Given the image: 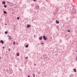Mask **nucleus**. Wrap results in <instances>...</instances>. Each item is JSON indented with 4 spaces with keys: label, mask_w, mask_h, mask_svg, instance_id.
<instances>
[{
    "label": "nucleus",
    "mask_w": 77,
    "mask_h": 77,
    "mask_svg": "<svg viewBox=\"0 0 77 77\" xmlns=\"http://www.w3.org/2000/svg\"><path fill=\"white\" fill-rule=\"evenodd\" d=\"M67 32H71V31L69 30H68V31H67Z\"/></svg>",
    "instance_id": "19"
},
{
    "label": "nucleus",
    "mask_w": 77,
    "mask_h": 77,
    "mask_svg": "<svg viewBox=\"0 0 77 77\" xmlns=\"http://www.w3.org/2000/svg\"><path fill=\"white\" fill-rule=\"evenodd\" d=\"M43 56H44V58H45V57H46V55H44Z\"/></svg>",
    "instance_id": "16"
},
{
    "label": "nucleus",
    "mask_w": 77,
    "mask_h": 77,
    "mask_svg": "<svg viewBox=\"0 0 77 77\" xmlns=\"http://www.w3.org/2000/svg\"><path fill=\"white\" fill-rule=\"evenodd\" d=\"M33 0V1H34V2H35L36 1V0Z\"/></svg>",
    "instance_id": "27"
},
{
    "label": "nucleus",
    "mask_w": 77,
    "mask_h": 77,
    "mask_svg": "<svg viewBox=\"0 0 77 77\" xmlns=\"http://www.w3.org/2000/svg\"><path fill=\"white\" fill-rule=\"evenodd\" d=\"M8 4L9 5H10V6H14V4L11 2H9Z\"/></svg>",
    "instance_id": "1"
},
{
    "label": "nucleus",
    "mask_w": 77,
    "mask_h": 77,
    "mask_svg": "<svg viewBox=\"0 0 77 77\" xmlns=\"http://www.w3.org/2000/svg\"><path fill=\"white\" fill-rule=\"evenodd\" d=\"M5 26H7V23H5Z\"/></svg>",
    "instance_id": "23"
},
{
    "label": "nucleus",
    "mask_w": 77,
    "mask_h": 77,
    "mask_svg": "<svg viewBox=\"0 0 77 77\" xmlns=\"http://www.w3.org/2000/svg\"><path fill=\"white\" fill-rule=\"evenodd\" d=\"M43 38L44 39V40H45V41H46V40H47V38H46V37H45V35L43 36Z\"/></svg>",
    "instance_id": "2"
},
{
    "label": "nucleus",
    "mask_w": 77,
    "mask_h": 77,
    "mask_svg": "<svg viewBox=\"0 0 77 77\" xmlns=\"http://www.w3.org/2000/svg\"><path fill=\"white\" fill-rule=\"evenodd\" d=\"M4 8H6V5H4Z\"/></svg>",
    "instance_id": "15"
},
{
    "label": "nucleus",
    "mask_w": 77,
    "mask_h": 77,
    "mask_svg": "<svg viewBox=\"0 0 77 77\" xmlns=\"http://www.w3.org/2000/svg\"><path fill=\"white\" fill-rule=\"evenodd\" d=\"M33 77H35V74H33Z\"/></svg>",
    "instance_id": "14"
},
{
    "label": "nucleus",
    "mask_w": 77,
    "mask_h": 77,
    "mask_svg": "<svg viewBox=\"0 0 77 77\" xmlns=\"http://www.w3.org/2000/svg\"><path fill=\"white\" fill-rule=\"evenodd\" d=\"M34 37H36V36H35V35H34Z\"/></svg>",
    "instance_id": "28"
},
{
    "label": "nucleus",
    "mask_w": 77,
    "mask_h": 77,
    "mask_svg": "<svg viewBox=\"0 0 77 77\" xmlns=\"http://www.w3.org/2000/svg\"><path fill=\"white\" fill-rule=\"evenodd\" d=\"M26 48H27V47H29V45H26Z\"/></svg>",
    "instance_id": "12"
},
{
    "label": "nucleus",
    "mask_w": 77,
    "mask_h": 77,
    "mask_svg": "<svg viewBox=\"0 0 77 77\" xmlns=\"http://www.w3.org/2000/svg\"><path fill=\"white\" fill-rule=\"evenodd\" d=\"M25 58L26 59H28V57H26Z\"/></svg>",
    "instance_id": "25"
},
{
    "label": "nucleus",
    "mask_w": 77,
    "mask_h": 77,
    "mask_svg": "<svg viewBox=\"0 0 77 77\" xmlns=\"http://www.w3.org/2000/svg\"><path fill=\"white\" fill-rule=\"evenodd\" d=\"M17 20H19V19H20V17H17Z\"/></svg>",
    "instance_id": "17"
},
{
    "label": "nucleus",
    "mask_w": 77,
    "mask_h": 77,
    "mask_svg": "<svg viewBox=\"0 0 77 77\" xmlns=\"http://www.w3.org/2000/svg\"><path fill=\"white\" fill-rule=\"evenodd\" d=\"M31 27L30 26V25H29V24H28V25H27V27L28 28H29V27Z\"/></svg>",
    "instance_id": "4"
},
{
    "label": "nucleus",
    "mask_w": 77,
    "mask_h": 77,
    "mask_svg": "<svg viewBox=\"0 0 77 77\" xmlns=\"http://www.w3.org/2000/svg\"><path fill=\"white\" fill-rule=\"evenodd\" d=\"M5 34H7L8 33V32H5Z\"/></svg>",
    "instance_id": "20"
},
{
    "label": "nucleus",
    "mask_w": 77,
    "mask_h": 77,
    "mask_svg": "<svg viewBox=\"0 0 77 77\" xmlns=\"http://www.w3.org/2000/svg\"><path fill=\"white\" fill-rule=\"evenodd\" d=\"M42 44H44V43H42Z\"/></svg>",
    "instance_id": "30"
},
{
    "label": "nucleus",
    "mask_w": 77,
    "mask_h": 77,
    "mask_svg": "<svg viewBox=\"0 0 77 77\" xmlns=\"http://www.w3.org/2000/svg\"><path fill=\"white\" fill-rule=\"evenodd\" d=\"M8 51H11V49L10 48L8 49Z\"/></svg>",
    "instance_id": "18"
},
{
    "label": "nucleus",
    "mask_w": 77,
    "mask_h": 77,
    "mask_svg": "<svg viewBox=\"0 0 77 77\" xmlns=\"http://www.w3.org/2000/svg\"><path fill=\"white\" fill-rule=\"evenodd\" d=\"M17 56H19L20 55H19V53H17Z\"/></svg>",
    "instance_id": "10"
},
{
    "label": "nucleus",
    "mask_w": 77,
    "mask_h": 77,
    "mask_svg": "<svg viewBox=\"0 0 77 77\" xmlns=\"http://www.w3.org/2000/svg\"><path fill=\"white\" fill-rule=\"evenodd\" d=\"M1 43H2V44H4V42L3 41H0Z\"/></svg>",
    "instance_id": "7"
},
{
    "label": "nucleus",
    "mask_w": 77,
    "mask_h": 77,
    "mask_svg": "<svg viewBox=\"0 0 77 77\" xmlns=\"http://www.w3.org/2000/svg\"><path fill=\"white\" fill-rule=\"evenodd\" d=\"M2 48H3V49H4V48H5V47H3Z\"/></svg>",
    "instance_id": "24"
},
{
    "label": "nucleus",
    "mask_w": 77,
    "mask_h": 77,
    "mask_svg": "<svg viewBox=\"0 0 77 77\" xmlns=\"http://www.w3.org/2000/svg\"><path fill=\"white\" fill-rule=\"evenodd\" d=\"M3 12H4V14H6V12L5 11H3Z\"/></svg>",
    "instance_id": "13"
},
{
    "label": "nucleus",
    "mask_w": 77,
    "mask_h": 77,
    "mask_svg": "<svg viewBox=\"0 0 77 77\" xmlns=\"http://www.w3.org/2000/svg\"><path fill=\"white\" fill-rule=\"evenodd\" d=\"M11 36H9V38H8V39H11Z\"/></svg>",
    "instance_id": "11"
},
{
    "label": "nucleus",
    "mask_w": 77,
    "mask_h": 77,
    "mask_svg": "<svg viewBox=\"0 0 77 77\" xmlns=\"http://www.w3.org/2000/svg\"><path fill=\"white\" fill-rule=\"evenodd\" d=\"M36 8L37 9H38L39 8V7L38 5H36Z\"/></svg>",
    "instance_id": "3"
},
{
    "label": "nucleus",
    "mask_w": 77,
    "mask_h": 77,
    "mask_svg": "<svg viewBox=\"0 0 77 77\" xmlns=\"http://www.w3.org/2000/svg\"><path fill=\"white\" fill-rule=\"evenodd\" d=\"M28 77H30V75H28Z\"/></svg>",
    "instance_id": "26"
},
{
    "label": "nucleus",
    "mask_w": 77,
    "mask_h": 77,
    "mask_svg": "<svg viewBox=\"0 0 77 77\" xmlns=\"http://www.w3.org/2000/svg\"><path fill=\"white\" fill-rule=\"evenodd\" d=\"M14 14V13H12V14Z\"/></svg>",
    "instance_id": "29"
},
{
    "label": "nucleus",
    "mask_w": 77,
    "mask_h": 77,
    "mask_svg": "<svg viewBox=\"0 0 77 77\" xmlns=\"http://www.w3.org/2000/svg\"><path fill=\"white\" fill-rule=\"evenodd\" d=\"M15 44V42H14L13 43V44Z\"/></svg>",
    "instance_id": "22"
},
{
    "label": "nucleus",
    "mask_w": 77,
    "mask_h": 77,
    "mask_svg": "<svg viewBox=\"0 0 77 77\" xmlns=\"http://www.w3.org/2000/svg\"><path fill=\"white\" fill-rule=\"evenodd\" d=\"M56 21L57 23H58V24H59V21L58 22V21L57 20Z\"/></svg>",
    "instance_id": "9"
},
{
    "label": "nucleus",
    "mask_w": 77,
    "mask_h": 77,
    "mask_svg": "<svg viewBox=\"0 0 77 77\" xmlns=\"http://www.w3.org/2000/svg\"><path fill=\"white\" fill-rule=\"evenodd\" d=\"M5 3H6V2H5V1H3L2 2V5H5Z\"/></svg>",
    "instance_id": "5"
},
{
    "label": "nucleus",
    "mask_w": 77,
    "mask_h": 77,
    "mask_svg": "<svg viewBox=\"0 0 77 77\" xmlns=\"http://www.w3.org/2000/svg\"><path fill=\"white\" fill-rule=\"evenodd\" d=\"M42 36H41V37L39 38V39H40V40H42Z\"/></svg>",
    "instance_id": "6"
},
{
    "label": "nucleus",
    "mask_w": 77,
    "mask_h": 77,
    "mask_svg": "<svg viewBox=\"0 0 77 77\" xmlns=\"http://www.w3.org/2000/svg\"><path fill=\"white\" fill-rule=\"evenodd\" d=\"M73 71H74V72H76L77 71L76 70V69H73Z\"/></svg>",
    "instance_id": "8"
},
{
    "label": "nucleus",
    "mask_w": 77,
    "mask_h": 77,
    "mask_svg": "<svg viewBox=\"0 0 77 77\" xmlns=\"http://www.w3.org/2000/svg\"><path fill=\"white\" fill-rule=\"evenodd\" d=\"M1 58V57H0V59Z\"/></svg>",
    "instance_id": "31"
},
{
    "label": "nucleus",
    "mask_w": 77,
    "mask_h": 77,
    "mask_svg": "<svg viewBox=\"0 0 77 77\" xmlns=\"http://www.w3.org/2000/svg\"><path fill=\"white\" fill-rule=\"evenodd\" d=\"M34 65L35 66H36V64H34Z\"/></svg>",
    "instance_id": "21"
}]
</instances>
